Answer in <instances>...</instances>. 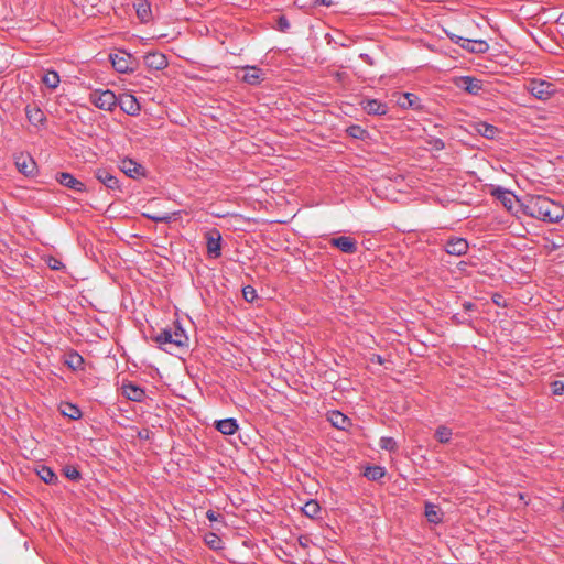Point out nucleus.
<instances>
[{"label": "nucleus", "instance_id": "obj_1", "mask_svg": "<svg viewBox=\"0 0 564 564\" xmlns=\"http://www.w3.org/2000/svg\"><path fill=\"white\" fill-rule=\"evenodd\" d=\"M522 209L525 215L550 224H556L564 218V207L541 195L527 196Z\"/></svg>", "mask_w": 564, "mask_h": 564}, {"label": "nucleus", "instance_id": "obj_2", "mask_svg": "<svg viewBox=\"0 0 564 564\" xmlns=\"http://www.w3.org/2000/svg\"><path fill=\"white\" fill-rule=\"evenodd\" d=\"M160 345H171L177 348H184L188 345V337L183 327L177 323L174 328L162 329L154 338Z\"/></svg>", "mask_w": 564, "mask_h": 564}, {"label": "nucleus", "instance_id": "obj_3", "mask_svg": "<svg viewBox=\"0 0 564 564\" xmlns=\"http://www.w3.org/2000/svg\"><path fill=\"white\" fill-rule=\"evenodd\" d=\"M89 102H91L95 107L105 110L112 111L118 102V97L109 89L106 90H94L89 94L88 98Z\"/></svg>", "mask_w": 564, "mask_h": 564}, {"label": "nucleus", "instance_id": "obj_4", "mask_svg": "<svg viewBox=\"0 0 564 564\" xmlns=\"http://www.w3.org/2000/svg\"><path fill=\"white\" fill-rule=\"evenodd\" d=\"M528 90L536 99L547 100L554 95L555 86L554 84L546 80L532 79L528 85Z\"/></svg>", "mask_w": 564, "mask_h": 564}, {"label": "nucleus", "instance_id": "obj_5", "mask_svg": "<svg viewBox=\"0 0 564 564\" xmlns=\"http://www.w3.org/2000/svg\"><path fill=\"white\" fill-rule=\"evenodd\" d=\"M109 58L112 67L118 73L124 74L134 70V58L126 51H117L116 53L110 54Z\"/></svg>", "mask_w": 564, "mask_h": 564}, {"label": "nucleus", "instance_id": "obj_6", "mask_svg": "<svg viewBox=\"0 0 564 564\" xmlns=\"http://www.w3.org/2000/svg\"><path fill=\"white\" fill-rule=\"evenodd\" d=\"M454 84L463 91L477 96L484 88L482 80L473 76H460L454 79Z\"/></svg>", "mask_w": 564, "mask_h": 564}, {"label": "nucleus", "instance_id": "obj_7", "mask_svg": "<svg viewBox=\"0 0 564 564\" xmlns=\"http://www.w3.org/2000/svg\"><path fill=\"white\" fill-rule=\"evenodd\" d=\"M206 248L209 258L217 259L221 256V235L217 229L206 234Z\"/></svg>", "mask_w": 564, "mask_h": 564}, {"label": "nucleus", "instance_id": "obj_8", "mask_svg": "<svg viewBox=\"0 0 564 564\" xmlns=\"http://www.w3.org/2000/svg\"><path fill=\"white\" fill-rule=\"evenodd\" d=\"M25 116L28 121L35 128H42L46 123V116L44 111L35 104L25 106Z\"/></svg>", "mask_w": 564, "mask_h": 564}, {"label": "nucleus", "instance_id": "obj_9", "mask_svg": "<svg viewBox=\"0 0 564 564\" xmlns=\"http://www.w3.org/2000/svg\"><path fill=\"white\" fill-rule=\"evenodd\" d=\"M117 105L129 116H138L140 112V104L133 95L124 94L118 98Z\"/></svg>", "mask_w": 564, "mask_h": 564}, {"label": "nucleus", "instance_id": "obj_10", "mask_svg": "<svg viewBox=\"0 0 564 564\" xmlns=\"http://www.w3.org/2000/svg\"><path fill=\"white\" fill-rule=\"evenodd\" d=\"M469 243L466 239L455 237L445 243V251L451 256L460 257L468 252Z\"/></svg>", "mask_w": 564, "mask_h": 564}, {"label": "nucleus", "instance_id": "obj_11", "mask_svg": "<svg viewBox=\"0 0 564 564\" xmlns=\"http://www.w3.org/2000/svg\"><path fill=\"white\" fill-rule=\"evenodd\" d=\"M330 245L338 248L340 251L347 254H354L357 252V241L349 236H339L330 239Z\"/></svg>", "mask_w": 564, "mask_h": 564}, {"label": "nucleus", "instance_id": "obj_12", "mask_svg": "<svg viewBox=\"0 0 564 564\" xmlns=\"http://www.w3.org/2000/svg\"><path fill=\"white\" fill-rule=\"evenodd\" d=\"M143 59L145 66L153 70H162L169 65L166 56L160 52H150L144 55Z\"/></svg>", "mask_w": 564, "mask_h": 564}, {"label": "nucleus", "instance_id": "obj_13", "mask_svg": "<svg viewBox=\"0 0 564 564\" xmlns=\"http://www.w3.org/2000/svg\"><path fill=\"white\" fill-rule=\"evenodd\" d=\"M56 180L61 185L70 188L75 192L83 193L86 191V185L82 181L75 178L70 173H58L56 175Z\"/></svg>", "mask_w": 564, "mask_h": 564}, {"label": "nucleus", "instance_id": "obj_14", "mask_svg": "<svg viewBox=\"0 0 564 564\" xmlns=\"http://www.w3.org/2000/svg\"><path fill=\"white\" fill-rule=\"evenodd\" d=\"M120 170L131 178H138L144 175V167L132 159H123L120 162Z\"/></svg>", "mask_w": 564, "mask_h": 564}, {"label": "nucleus", "instance_id": "obj_15", "mask_svg": "<svg viewBox=\"0 0 564 564\" xmlns=\"http://www.w3.org/2000/svg\"><path fill=\"white\" fill-rule=\"evenodd\" d=\"M362 109L368 115L384 116L388 112V105L378 99H365L361 101Z\"/></svg>", "mask_w": 564, "mask_h": 564}, {"label": "nucleus", "instance_id": "obj_16", "mask_svg": "<svg viewBox=\"0 0 564 564\" xmlns=\"http://www.w3.org/2000/svg\"><path fill=\"white\" fill-rule=\"evenodd\" d=\"M96 178L109 189H120L119 180L107 169H98L95 173Z\"/></svg>", "mask_w": 564, "mask_h": 564}, {"label": "nucleus", "instance_id": "obj_17", "mask_svg": "<svg viewBox=\"0 0 564 564\" xmlns=\"http://www.w3.org/2000/svg\"><path fill=\"white\" fill-rule=\"evenodd\" d=\"M122 394L134 402H142L145 398V391L133 382L122 384Z\"/></svg>", "mask_w": 564, "mask_h": 564}, {"label": "nucleus", "instance_id": "obj_18", "mask_svg": "<svg viewBox=\"0 0 564 564\" xmlns=\"http://www.w3.org/2000/svg\"><path fill=\"white\" fill-rule=\"evenodd\" d=\"M424 514L430 523L438 524L443 522L444 513L442 509L433 502H425Z\"/></svg>", "mask_w": 564, "mask_h": 564}, {"label": "nucleus", "instance_id": "obj_19", "mask_svg": "<svg viewBox=\"0 0 564 564\" xmlns=\"http://www.w3.org/2000/svg\"><path fill=\"white\" fill-rule=\"evenodd\" d=\"M245 74L242 80L249 85H259L263 80V72L261 68L256 66H246L243 68Z\"/></svg>", "mask_w": 564, "mask_h": 564}, {"label": "nucleus", "instance_id": "obj_20", "mask_svg": "<svg viewBox=\"0 0 564 564\" xmlns=\"http://www.w3.org/2000/svg\"><path fill=\"white\" fill-rule=\"evenodd\" d=\"M462 48L470 53H486L489 50V44L484 40H463Z\"/></svg>", "mask_w": 564, "mask_h": 564}, {"label": "nucleus", "instance_id": "obj_21", "mask_svg": "<svg viewBox=\"0 0 564 564\" xmlns=\"http://www.w3.org/2000/svg\"><path fill=\"white\" fill-rule=\"evenodd\" d=\"M15 165L19 172L23 173L24 175H32L35 169L34 160L31 156L23 154L17 158Z\"/></svg>", "mask_w": 564, "mask_h": 564}, {"label": "nucleus", "instance_id": "obj_22", "mask_svg": "<svg viewBox=\"0 0 564 564\" xmlns=\"http://www.w3.org/2000/svg\"><path fill=\"white\" fill-rule=\"evenodd\" d=\"M216 429L224 435H232L238 430V423L235 419H224L217 421Z\"/></svg>", "mask_w": 564, "mask_h": 564}, {"label": "nucleus", "instance_id": "obj_23", "mask_svg": "<svg viewBox=\"0 0 564 564\" xmlns=\"http://www.w3.org/2000/svg\"><path fill=\"white\" fill-rule=\"evenodd\" d=\"M59 410L64 416H67L72 420H78L83 415L82 410L77 405L69 402L62 403Z\"/></svg>", "mask_w": 564, "mask_h": 564}, {"label": "nucleus", "instance_id": "obj_24", "mask_svg": "<svg viewBox=\"0 0 564 564\" xmlns=\"http://www.w3.org/2000/svg\"><path fill=\"white\" fill-rule=\"evenodd\" d=\"M65 365L72 370L83 369L84 358L76 351H69L65 356Z\"/></svg>", "mask_w": 564, "mask_h": 564}, {"label": "nucleus", "instance_id": "obj_25", "mask_svg": "<svg viewBox=\"0 0 564 564\" xmlns=\"http://www.w3.org/2000/svg\"><path fill=\"white\" fill-rule=\"evenodd\" d=\"M476 131L486 139H495L498 133L497 127L487 122H478Z\"/></svg>", "mask_w": 564, "mask_h": 564}, {"label": "nucleus", "instance_id": "obj_26", "mask_svg": "<svg viewBox=\"0 0 564 564\" xmlns=\"http://www.w3.org/2000/svg\"><path fill=\"white\" fill-rule=\"evenodd\" d=\"M42 82L47 88L55 89L58 87V85L61 83V78H59V75L57 72L47 70L44 73V75L42 77Z\"/></svg>", "mask_w": 564, "mask_h": 564}, {"label": "nucleus", "instance_id": "obj_27", "mask_svg": "<svg viewBox=\"0 0 564 564\" xmlns=\"http://www.w3.org/2000/svg\"><path fill=\"white\" fill-rule=\"evenodd\" d=\"M329 421L334 426L340 430H345L348 425V417L339 411H333L329 415Z\"/></svg>", "mask_w": 564, "mask_h": 564}, {"label": "nucleus", "instance_id": "obj_28", "mask_svg": "<svg viewBox=\"0 0 564 564\" xmlns=\"http://www.w3.org/2000/svg\"><path fill=\"white\" fill-rule=\"evenodd\" d=\"M303 513L308 518H316L321 511L319 503L316 500H308L302 508Z\"/></svg>", "mask_w": 564, "mask_h": 564}, {"label": "nucleus", "instance_id": "obj_29", "mask_svg": "<svg viewBox=\"0 0 564 564\" xmlns=\"http://www.w3.org/2000/svg\"><path fill=\"white\" fill-rule=\"evenodd\" d=\"M452 430L445 425L438 426L435 431V438L442 444L448 443L452 438Z\"/></svg>", "mask_w": 564, "mask_h": 564}, {"label": "nucleus", "instance_id": "obj_30", "mask_svg": "<svg viewBox=\"0 0 564 564\" xmlns=\"http://www.w3.org/2000/svg\"><path fill=\"white\" fill-rule=\"evenodd\" d=\"M37 475L45 484H53L57 480L56 474L47 466H41Z\"/></svg>", "mask_w": 564, "mask_h": 564}, {"label": "nucleus", "instance_id": "obj_31", "mask_svg": "<svg viewBox=\"0 0 564 564\" xmlns=\"http://www.w3.org/2000/svg\"><path fill=\"white\" fill-rule=\"evenodd\" d=\"M399 104L403 108H419L420 107V99L416 95L411 93H405L403 95V100H399Z\"/></svg>", "mask_w": 564, "mask_h": 564}, {"label": "nucleus", "instance_id": "obj_32", "mask_svg": "<svg viewBox=\"0 0 564 564\" xmlns=\"http://www.w3.org/2000/svg\"><path fill=\"white\" fill-rule=\"evenodd\" d=\"M384 474H386L384 468H382L380 466H369L366 468L364 475L369 480H379L384 476Z\"/></svg>", "mask_w": 564, "mask_h": 564}, {"label": "nucleus", "instance_id": "obj_33", "mask_svg": "<svg viewBox=\"0 0 564 564\" xmlns=\"http://www.w3.org/2000/svg\"><path fill=\"white\" fill-rule=\"evenodd\" d=\"M346 132L349 137L357 139V140H364L368 132L362 127L358 124H351L346 129Z\"/></svg>", "mask_w": 564, "mask_h": 564}, {"label": "nucleus", "instance_id": "obj_34", "mask_svg": "<svg viewBox=\"0 0 564 564\" xmlns=\"http://www.w3.org/2000/svg\"><path fill=\"white\" fill-rule=\"evenodd\" d=\"M379 446L381 449L394 453L398 449V444L393 437L382 436L379 441Z\"/></svg>", "mask_w": 564, "mask_h": 564}, {"label": "nucleus", "instance_id": "obj_35", "mask_svg": "<svg viewBox=\"0 0 564 564\" xmlns=\"http://www.w3.org/2000/svg\"><path fill=\"white\" fill-rule=\"evenodd\" d=\"M205 542L212 550H220L223 549L221 539L213 532H209L205 535Z\"/></svg>", "mask_w": 564, "mask_h": 564}, {"label": "nucleus", "instance_id": "obj_36", "mask_svg": "<svg viewBox=\"0 0 564 564\" xmlns=\"http://www.w3.org/2000/svg\"><path fill=\"white\" fill-rule=\"evenodd\" d=\"M137 14L142 22H148L151 17L150 6L148 3H141L137 9Z\"/></svg>", "mask_w": 564, "mask_h": 564}, {"label": "nucleus", "instance_id": "obj_37", "mask_svg": "<svg viewBox=\"0 0 564 564\" xmlns=\"http://www.w3.org/2000/svg\"><path fill=\"white\" fill-rule=\"evenodd\" d=\"M242 295L248 303H252L258 297L256 289L251 285H247L242 289Z\"/></svg>", "mask_w": 564, "mask_h": 564}, {"label": "nucleus", "instance_id": "obj_38", "mask_svg": "<svg viewBox=\"0 0 564 564\" xmlns=\"http://www.w3.org/2000/svg\"><path fill=\"white\" fill-rule=\"evenodd\" d=\"M64 475L70 480H79L80 479V473L79 470L74 466H66L64 467Z\"/></svg>", "mask_w": 564, "mask_h": 564}, {"label": "nucleus", "instance_id": "obj_39", "mask_svg": "<svg viewBox=\"0 0 564 564\" xmlns=\"http://www.w3.org/2000/svg\"><path fill=\"white\" fill-rule=\"evenodd\" d=\"M276 26H278V30L281 32H286L290 29V22L285 15L278 17Z\"/></svg>", "mask_w": 564, "mask_h": 564}, {"label": "nucleus", "instance_id": "obj_40", "mask_svg": "<svg viewBox=\"0 0 564 564\" xmlns=\"http://www.w3.org/2000/svg\"><path fill=\"white\" fill-rule=\"evenodd\" d=\"M500 199L506 208H508V209L512 208L513 195L511 193H509V192L502 193V195L500 196Z\"/></svg>", "mask_w": 564, "mask_h": 564}, {"label": "nucleus", "instance_id": "obj_41", "mask_svg": "<svg viewBox=\"0 0 564 564\" xmlns=\"http://www.w3.org/2000/svg\"><path fill=\"white\" fill-rule=\"evenodd\" d=\"M147 218L155 221V223H166L170 220V216L167 215H162V216H159V215H150V214H144Z\"/></svg>", "mask_w": 564, "mask_h": 564}, {"label": "nucleus", "instance_id": "obj_42", "mask_svg": "<svg viewBox=\"0 0 564 564\" xmlns=\"http://www.w3.org/2000/svg\"><path fill=\"white\" fill-rule=\"evenodd\" d=\"M552 392L556 395H561L564 393V383L561 381H554L552 383Z\"/></svg>", "mask_w": 564, "mask_h": 564}, {"label": "nucleus", "instance_id": "obj_43", "mask_svg": "<svg viewBox=\"0 0 564 564\" xmlns=\"http://www.w3.org/2000/svg\"><path fill=\"white\" fill-rule=\"evenodd\" d=\"M47 264L51 269L53 270H61L64 264L62 263V261L51 257L48 260H47Z\"/></svg>", "mask_w": 564, "mask_h": 564}, {"label": "nucleus", "instance_id": "obj_44", "mask_svg": "<svg viewBox=\"0 0 564 564\" xmlns=\"http://www.w3.org/2000/svg\"><path fill=\"white\" fill-rule=\"evenodd\" d=\"M206 517L209 521H217L221 516L219 513H216L215 511L213 510H208L206 512Z\"/></svg>", "mask_w": 564, "mask_h": 564}, {"label": "nucleus", "instance_id": "obj_45", "mask_svg": "<svg viewBox=\"0 0 564 564\" xmlns=\"http://www.w3.org/2000/svg\"><path fill=\"white\" fill-rule=\"evenodd\" d=\"M314 6H326L332 7L334 4L333 0H313Z\"/></svg>", "mask_w": 564, "mask_h": 564}, {"label": "nucleus", "instance_id": "obj_46", "mask_svg": "<svg viewBox=\"0 0 564 564\" xmlns=\"http://www.w3.org/2000/svg\"><path fill=\"white\" fill-rule=\"evenodd\" d=\"M502 301H503V299H502V296H501L500 294H495V295L492 296V302H494L496 305H499V306H500V305H505V304L502 303Z\"/></svg>", "mask_w": 564, "mask_h": 564}, {"label": "nucleus", "instance_id": "obj_47", "mask_svg": "<svg viewBox=\"0 0 564 564\" xmlns=\"http://www.w3.org/2000/svg\"><path fill=\"white\" fill-rule=\"evenodd\" d=\"M463 307H464L465 311H473L475 308V304L471 303V302H465L463 304Z\"/></svg>", "mask_w": 564, "mask_h": 564}, {"label": "nucleus", "instance_id": "obj_48", "mask_svg": "<svg viewBox=\"0 0 564 564\" xmlns=\"http://www.w3.org/2000/svg\"><path fill=\"white\" fill-rule=\"evenodd\" d=\"M463 40H466L465 37H462V36H453L452 37V41L456 44H458L460 47H462V43H463Z\"/></svg>", "mask_w": 564, "mask_h": 564}, {"label": "nucleus", "instance_id": "obj_49", "mask_svg": "<svg viewBox=\"0 0 564 564\" xmlns=\"http://www.w3.org/2000/svg\"><path fill=\"white\" fill-rule=\"evenodd\" d=\"M463 40H466L465 37H462V36H453L452 37V41L456 44H458L460 47H462V43H463Z\"/></svg>", "mask_w": 564, "mask_h": 564}, {"label": "nucleus", "instance_id": "obj_50", "mask_svg": "<svg viewBox=\"0 0 564 564\" xmlns=\"http://www.w3.org/2000/svg\"><path fill=\"white\" fill-rule=\"evenodd\" d=\"M435 147H436L437 149H443V148H444V142H443L442 140H436V142H435Z\"/></svg>", "mask_w": 564, "mask_h": 564}]
</instances>
